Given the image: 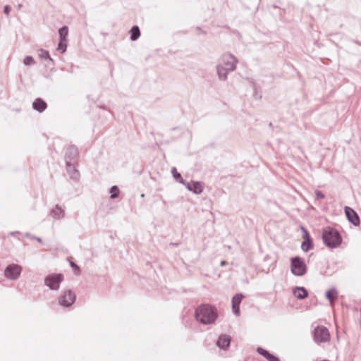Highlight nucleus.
<instances>
[{
  "mask_svg": "<svg viewBox=\"0 0 361 361\" xmlns=\"http://www.w3.org/2000/svg\"><path fill=\"white\" fill-rule=\"evenodd\" d=\"M196 320L204 325L214 324L218 318L217 309L209 304H201L198 305L195 311Z\"/></svg>",
  "mask_w": 361,
  "mask_h": 361,
  "instance_id": "nucleus-1",
  "label": "nucleus"
},
{
  "mask_svg": "<svg viewBox=\"0 0 361 361\" xmlns=\"http://www.w3.org/2000/svg\"><path fill=\"white\" fill-rule=\"evenodd\" d=\"M322 240L329 248H336L342 243V237L339 232L331 227H326L322 231Z\"/></svg>",
  "mask_w": 361,
  "mask_h": 361,
  "instance_id": "nucleus-2",
  "label": "nucleus"
},
{
  "mask_svg": "<svg viewBox=\"0 0 361 361\" xmlns=\"http://www.w3.org/2000/svg\"><path fill=\"white\" fill-rule=\"evenodd\" d=\"M307 271L305 260L298 256L290 258V271L296 276H304Z\"/></svg>",
  "mask_w": 361,
  "mask_h": 361,
  "instance_id": "nucleus-3",
  "label": "nucleus"
},
{
  "mask_svg": "<svg viewBox=\"0 0 361 361\" xmlns=\"http://www.w3.org/2000/svg\"><path fill=\"white\" fill-rule=\"evenodd\" d=\"M76 300V294L71 289L63 290L58 297V303L64 308L71 307Z\"/></svg>",
  "mask_w": 361,
  "mask_h": 361,
  "instance_id": "nucleus-4",
  "label": "nucleus"
},
{
  "mask_svg": "<svg viewBox=\"0 0 361 361\" xmlns=\"http://www.w3.org/2000/svg\"><path fill=\"white\" fill-rule=\"evenodd\" d=\"M313 340L317 344L327 343L330 340L329 329L324 326H317L312 331Z\"/></svg>",
  "mask_w": 361,
  "mask_h": 361,
  "instance_id": "nucleus-5",
  "label": "nucleus"
},
{
  "mask_svg": "<svg viewBox=\"0 0 361 361\" xmlns=\"http://www.w3.org/2000/svg\"><path fill=\"white\" fill-rule=\"evenodd\" d=\"M64 279L62 274H51L44 279V284L51 290H58Z\"/></svg>",
  "mask_w": 361,
  "mask_h": 361,
  "instance_id": "nucleus-6",
  "label": "nucleus"
},
{
  "mask_svg": "<svg viewBox=\"0 0 361 361\" xmlns=\"http://www.w3.org/2000/svg\"><path fill=\"white\" fill-rule=\"evenodd\" d=\"M22 267L19 264H8L4 270V276L8 279L13 281L17 280L22 272Z\"/></svg>",
  "mask_w": 361,
  "mask_h": 361,
  "instance_id": "nucleus-7",
  "label": "nucleus"
},
{
  "mask_svg": "<svg viewBox=\"0 0 361 361\" xmlns=\"http://www.w3.org/2000/svg\"><path fill=\"white\" fill-rule=\"evenodd\" d=\"M222 62L225 66L224 67L227 68L228 71H233L236 68L238 61L233 55L226 54L223 55Z\"/></svg>",
  "mask_w": 361,
  "mask_h": 361,
  "instance_id": "nucleus-8",
  "label": "nucleus"
},
{
  "mask_svg": "<svg viewBox=\"0 0 361 361\" xmlns=\"http://www.w3.org/2000/svg\"><path fill=\"white\" fill-rule=\"evenodd\" d=\"M345 214L347 219L355 226H358L360 224V217L357 212L352 208L345 207Z\"/></svg>",
  "mask_w": 361,
  "mask_h": 361,
  "instance_id": "nucleus-9",
  "label": "nucleus"
},
{
  "mask_svg": "<svg viewBox=\"0 0 361 361\" xmlns=\"http://www.w3.org/2000/svg\"><path fill=\"white\" fill-rule=\"evenodd\" d=\"M243 298L244 295L242 293H237L232 298V311L235 316L240 315V305Z\"/></svg>",
  "mask_w": 361,
  "mask_h": 361,
  "instance_id": "nucleus-10",
  "label": "nucleus"
},
{
  "mask_svg": "<svg viewBox=\"0 0 361 361\" xmlns=\"http://www.w3.org/2000/svg\"><path fill=\"white\" fill-rule=\"evenodd\" d=\"M50 216L55 220L63 219L66 216L65 209L59 204H56L55 207L50 211Z\"/></svg>",
  "mask_w": 361,
  "mask_h": 361,
  "instance_id": "nucleus-11",
  "label": "nucleus"
},
{
  "mask_svg": "<svg viewBox=\"0 0 361 361\" xmlns=\"http://www.w3.org/2000/svg\"><path fill=\"white\" fill-rule=\"evenodd\" d=\"M186 188L195 194H200L203 190V186L200 182L190 181L183 183Z\"/></svg>",
  "mask_w": 361,
  "mask_h": 361,
  "instance_id": "nucleus-12",
  "label": "nucleus"
},
{
  "mask_svg": "<svg viewBox=\"0 0 361 361\" xmlns=\"http://www.w3.org/2000/svg\"><path fill=\"white\" fill-rule=\"evenodd\" d=\"M231 338L230 336L226 334H221L219 336L216 345L222 350H226L231 344Z\"/></svg>",
  "mask_w": 361,
  "mask_h": 361,
  "instance_id": "nucleus-13",
  "label": "nucleus"
},
{
  "mask_svg": "<svg viewBox=\"0 0 361 361\" xmlns=\"http://www.w3.org/2000/svg\"><path fill=\"white\" fill-rule=\"evenodd\" d=\"M304 241L301 245V248L304 252H307L313 248V243L308 232L305 230L304 231Z\"/></svg>",
  "mask_w": 361,
  "mask_h": 361,
  "instance_id": "nucleus-14",
  "label": "nucleus"
},
{
  "mask_svg": "<svg viewBox=\"0 0 361 361\" xmlns=\"http://www.w3.org/2000/svg\"><path fill=\"white\" fill-rule=\"evenodd\" d=\"M66 171L70 178L73 180H78L80 177L79 171L75 169L73 164L68 161L66 162Z\"/></svg>",
  "mask_w": 361,
  "mask_h": 361,
  "instance_id": "nucleus-15",
  "label": "nucleus"
},
{
  "mask_svg": "<svg viewBox=\"0 0 361 361\" xmlns=\"http://www.w3.org/2000/svg\"><path fill=\"white\" fill-rule=\"evenodd\" d=\"M257 352L260 355L263 356L267 361H281L280 359L275 356L274 355L270 353L268 350L261 348L258 347L257 348Z\"/></svg>",
  "mask_w": 361,
  "mask_h": 361,
  "instance_id": "nucleus-16",
  "label": "nucleus"
},
{
  "mask_svg": "<svg viewBox=\"0 0 361 361\" xmlns=\"http://www.w3.org/2000/svg\"><path fill=\"white\" fill-rule=\"evenodd\" d=\"M47 107V103L41 98L36 99L32 103V108L39 113L43 112Z\"/></svg>",
  "mask_w": 361,
  "mask_h": 361,
  "instance_id": "nucleus-17",
  "label": "nucleus"
},
{
  "mask_svg": "<svg viewBox=\"0 0 361 361\" xmlns=\"http://www.w3.org/2000/svg\"><path fill=\"white\" fill-rule=\"evenodd\" d=\"M293 293L295 298L300 300L306 298L308 296V291L304 287L297 286L293 290Z\"/></svg>",
  "mask_w": 361,
  "mask_h": 361,
  "instance_id": "nucleus-18",
  "label": "nucleus"
},
{
  "mask_svg": "<svg viewBox=\"0 0 361 361\" xmlns=\"http://www.w3.org/2000/svg\"><path fill=\"white\" fill-rule=\"evenodd\" d=\"M78 154V152L77 147L74 145L70 146L66 152V162H67V161L71 162Z\"/></svg>",
  "mask_w": 361,
  "mask_h": 361,
  "instance_id": "nucleus-19",
  "label": "nucleus"
},
{
  "mask_svg": "<svg viewBox=\"0 0 361 361\" xmlns=\"http://www.w3.org/2000/svg\"><path fill=\"white\" fill-rule=\"evenodd\" d=\"M216 68L219 79L221 80H226L227 79L228 73L231 71L222 65H217Z\"/></svg>",
  "mask_w": 361,
  "mask_h": 361,
  "instance_id": "nucleus-20",
  "label": "nucleus"
},
{
  "mask_svg": "<svg viewBox=\"0 0 361 361\" xmlns=\"http://www.w3.org/2000/svg\"><path fill=\"white\" fill-rule=\"evenodd\" d=\"M130 40L132 41H135L137 40L139 37L140 36V28L137 25H133L130 30Z\"/></svg>",
  "mask_w": 361,
  "mask_h": 361,
  "instance_id": "nucleus-21",
  "label": "nucleus"
},
{
  "mask_svg": "<svg viewBox=\"0 0 361 361\" xmlns=\"http://www.w3.org/2000/svg\"><path fill=\"white\" fill-rule=\"evenodd\" d=\"M326 298L332 302L337 299L338 292L335 288H331L325 293Z\"/></svg>",
  "mask_w": 361,
  "mask_h": 361,
  "instance_id": "nucleus-22",
  "label": "nucleus"
},
{
  "mask_svg": "<svg viewBox=\"0 0 361 361\" xmlns=\"http://www.w3.org/2000/svg\"><path fill=\"white\" fill-rule=\"evenodd\" d=\"M38 56L40 59L48 60L52 64H54V60L51 58L48 51L40 49L38 51Z\"/></svg>",
  "mask_w": 361,
  "mask_h": 361,
  "instance_id": "nucleus-23",
  "label": "nucleus"
},
{
  "mask_svg": "<svg viewBox=\"0 0 361 361\" xmlns=\"http://www.w3.org/2000/svg\"><path fill=\"white\" fill-rule=\"evenodd\" d=\"M68 34V27L66 25L62 26L59 30V39H66Z\"/></svg>",
  "mask_w": 361,
  "mask_h": 361,
  "instance_id": "nucleus-24",
  "label": "nucleus"
},
{
  "mask_svg": "<svg viewBox=\"0 0 361 361\" xmlns=\"http://www.w3.org/2000/svg\"><path fill=\"white\" fill-rule=\"evenodd\" d=\"M66 48H67V40L66 39H59L57 50L60 53L63 54L66 51Z\"/></svg>",
  "mask_w": 361,
  "mask_h": 361,
  "instance_id": "nucleus-25",
  "label": "nucleus"
},
{
  "mask_svg": "<svg viewBox=\"0 0 361 361\" xmlns=\"http://www.w3.org/2000/svg\"><path fill=\"white\" fill-rule=\"evenodd\" d=\"M109 192L111 193V198L116 199L118 197L120 190L118 186L113 185L112 187H111Z\"/></svg>",
  "mask_w": 361,
  "mask_h": 361,
  "instance_id": "nucleus-26",
  "label": "nucleus"
},
{
  "mask_svg": "<svg viewBox=\"0 0 361 361\" xmlns=\"http://www.w3.org/2000/svg\"><path fill=\"white\" fill-rule=\"evenodd\" d=\"M171 173H172L173 176L176 180L178 181L179 183H184V180H183L180 173L177 171V170L175 167L172 168Z\"/></svg>",
  "mask_w": 361,
  "mask_h": 361,
  "instance_id": "nucleus-27",
  "label": "nucleus"
},
{
  "mask_svg": "<svg viewBox=\"0 0 361 361\" xmlns=\"http://www.w3.org/2000/svg\"><path fill=\"white\" fill-rule=\"evenodd\" d=\"M23 63L25 66L34 65L35 63L34 59L31 56H27L23 60Z\"/></svg>",
  "mask_w": 361,
  "mask_h": 361,
  "instance_id": "nucleus-28",
  "label": "nucleus"
},
{
  "mask_svg": "<svg viewBox=\"0 0 361 361\" xmlns=\"http://www.w3.org/2000/svg\"><path fill=\"white\" fill-rule=\"evenodd\" d=\"M70 266L73 269L75 275L80 274V267L73 262H70Z\"/></svg>",
  "mask_w": 361,
  "mask_h": 361,
  "instance_id": "nucleus-29",
  "label": "nucleus"
},
{
  "mask_svg": "<svg viewBox=\"0 0 361 361\" xmlns=\"http://www.w3.org/2000/svg\"><path fill=\"white\" fill-rule=\"evenodd\" d=\"M314 193H315L317 199H318V200L324 199L325 197L324 194L320 190H316L314 191Z\"/></svg>",
  "mask_w": 361,
  "mask_h": 361,
  "instance_id": "nucleus-30",
  "label": "nucleus"
},
{
  "mask_svg": "<svg viewBox=\"0 0 361 361\" xmlns=\"http://www.w3.org/2000/svg\"><path fill=\"white\" fill-rule=\"evenodd\" d=\"M25 236L27 237V238H30L31 239H33V240H36L37 241L41 243L42 242V239L39 238V237H37V236H34V235H32L30 233H25Z\"/></svg>",
  "mask_w": 361,
  "mask_h": 361,
  "instance_id": "nucleus-31",
  "label": "nucleus"
},
{
  "mask_svg": "<svg viewBox=\"0 0 361 361\" xmlns=\"http://www.w3.org/2000/svg\"><path fill=\"white\" fill-rule=\"evenodd\" d=\"M11 11V7L9 5H6L4 8V13L6 15L9 14Z\"/></svg>",
  "mask_w": 361,
  "mask_h": 361,
  "instance_id": "nucleus-32",
  "label": "nucleus"
},
{
  "mask_svg": "<svg viewBox=\"0 0 361 361\" xmlns=\"http://www.w3.org/2000/svg\"><path fill=\"white\" fill-rule=\"evenodd\" d=\"M18 233H20L18 231H15V232H11V234L12 235H16V234H18Z\"/></svg>",
  "mask_w": 361,
  "mask_h": 361,
  "instance_id": "nucleus-33",
  "label": "nucleus"
},
{
  "mask_svg": "<svg viewBox=\"0 0 361 361\" xmlns=\"http://www.w3.org/2000/svg\"><path fill=\"white\" fill-rule=\"evenodd\" d=\"M226 262L225 261H222V262H221V266H224V265L226 264Z\"/></svg>",
  "mask_w": 361,
  "mask_h": 361,
  "instance_id": "nucleus-34",
  "label": "nucleus"
},
{
  "mask_svg": "<svg viewBox=\"0 0 361 361\" xmlns=\"http://www.w3.org/2000/svg\"><path fill=\"white\" fill-rule=\"evenodd\" d=\"M355 43H356L358 45H360L361 46V42H358V41H355Z\"/></svg>",
  "mask_w": 361,
  "mask_h": 361,
  "instance_id": "nucleus-35",
  "label": "nucleus"
}]
</instances>
